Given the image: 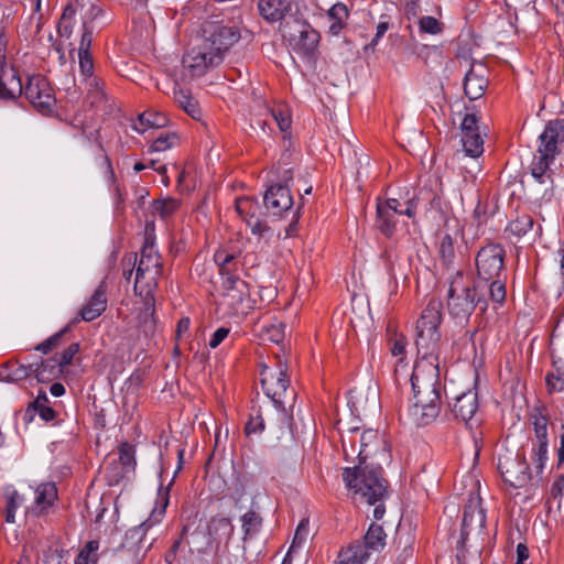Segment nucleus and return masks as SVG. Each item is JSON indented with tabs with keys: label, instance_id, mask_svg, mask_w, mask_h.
Returning <instances> with one entry per match:
<instances>
[{
	"label": "nucleus",
	"instance_id": "25",
	"mask_svg": "<svg viewBox=\"0 0 564 564\" xmlns=\"http://www.w3.org/2000/svg\"><path fill=\"white\" fill-rule=\"evenodd\" d=\"M107 307L106 286L100 284L90 299L83 305L75 321L91 322L99 317Z\"/></svg>",
	"mask_w": 564,
	"mask_h": 564
},
{
	"label": "nucleus",
	"instance_id": "59",
	"mask_svg": "<svg viewBox=\"0 0 564 564\" xmlns=\"http://www.w3.org/2000/svg\"><path fill=\"white\" fill-rule=\"evenodd\" d=\"M490 296L491 300L496 303H502L506 299V285L505 283L499 279L490 280Z\"/></svg>",
	"mask_w": 564,
	"mask_h": 564
},
{
	"label": "nucleus",
	"instance_id": "9",
	"mask_svg": "<svg viewBox=\"0 0 564 564\" xmlns=\"http://www.w3.org/2000/svg\"><path fill=\"white\" fill-rule=\"evenodd\" d=\"M476 377L469 380L466 387L459 388L454 381L446 388L448 406L455 419L468 423L478 410Z\"/></svg>",
	"mask_w": 564,
	"mask_h": 564
},
{
	"label": "nucleus",
	"instance_id": "49",
	"mask_svg": "<svg viewBox=\"0 0 564 564\" xmlns=\"http://www.w3.org/2000/svg\"><path fill=\"white\" fill-rule=\"evenodd\" d=\"M270 115L276 122L281 131H288L291 126V116L285 106H278L276 108L270 109Z\"/></svg>",
	"mask_w": 564,
	"mask_h": 564
},
{
	"label": "nucleus",
	"instance_id": "35",
	"mask_svg": "<svg viewBox=\"0 0 564 564\" xmlns=\"http://www.w3.org/2000/svg\"><path fill=\"white\" fill-rule=\"evenodd\" d=\"M61 372L62 368L57 364L56 358L47 359L34 369L35 377L41 382L52 381L57 378Z\"/></svg>",
	"mask_w": 564,
	"mask_h": 564
},
{
	"label": "nucleus",
	"instance_id": "22",
	"mask_svg": "<svg viewBox=\"0 0 564 564\" xmlns=\"http://www.w3.org/2000/svg\"><path fill=\"white\" fill-rule=\"evenodd\" d=\"M264 205L273 216H282L292 210L293 198L286 186H271L264 195Z\"/></svg>",
	"mask_w": 564,
	"mask_h": 564
},
{
	"label": "nucleus",
	"instance_id": "17",
	"mask_svg": "<svg viewBox=\"0 0 564 564\" xmlns=\"http://www.w3.org/2000/svg\"><path fill=\"white\" fill-rule=\"evenodd\" d=\"M534 436L532 448V464L538 474H542L547 462V419L543 415L533 417Z\"/></svg>",
	"mask_w": 564,
	"mask_h": 564
},
{
	"label": "nucleus",
	"instance_id": "5",
	"mask_svg": "<svg viewBox=\"0 0 564 564\" xmlns=\"http://www.w3.org/2000/svg\"><path fill=\"white\" fill-rule=\"evenodd\" d=\"M343 480L346 487L368 505H375L387 496L386 480L381 469L361 464L354 468H345Z\"/></svg>",
	"mask_w": 564,
	"mask_h": 564
},
{
	"label": "nucleus",
	"instance_id": "56",
	"mask_svg": "<svg viewBox=\"0 0 564 564\" xmlns=\"http://www.w3.org/2000/svg\"><path fill=\"white\" fill-rule=\"evenodd\" d=\"M232 530L234 528L231 525V522L227 518L214 519L212 521V533L218 534V532H221V535L228 539L231 535Z\"/></svg>",
	"mask_w": 564,
	"mask_h": 564
},
{
	"label": "nucleus",
	"instance_id": "15",
	"mask_svg": "<svg viewBox=\"0 0 564 564\" xmlns=\"http://www.w3.org/2000/svg\"><path fill=\"white\" fill-rule=\"evenodd\" d=\"M505 251L499 245L481 248L476 258L477 274L484 281L500 278L503 270Z\"/></svg>",
	"mask_w": 564,
	"mask_h": 564
},
{
	"label": "nucleus",
	"instance_id": "37",
	"mask_svg": "<svg viewBox=\"0 0 564 564\" xmlns=\"http://www.w3.org/2000/svg\"><path fill=\"white\" fill-rule=\"evenodd\" d=\"M237 214L248 224V219H254L260 213L258 203L249 197H241L236 200Z\"/></svg>",
	"mask_w": 564,
	"mask_h": 564
},
{
	"label": "nucleus",
	"instance_id": "16",
	"mask_svg": "<svg viewBox=\"0 0 564 564\" xmlns=\"http://www.w3.org/2000/svg\"><path fill=\"white\" fill-rule=\"evenodd\" d=\"M23 91L26 99L40 112L50 111L55 104L53 89L48 80L42 75L29 77Z\"/></svg>",
	"mask_w": 564,
	"mask_h": 564
},
{
	"label": "nucleus",
	"instance_id": "61",
	"mask_svg": "<svg viewBox=\"0 0 564 564\" xmlns=\"http://www.w3.org/2000/svg\"><path fill=\"white\" fill-rule=\"evenodd\" d=\"M19 500L20 497L17 492H13L11 496L8 497L7 507H6V521L8 523H13L15 520V511L19 507Z\"/></svg>",
	"mask_w": 564,
	"mask_h": 564
},
{
	"label": "nucleus",
	"instance_id": "46",
	"mask_svg": "<svg viewBox=\"0 0 564 564\" xmlns=\"http://www.w3.org/2000/svg\"><path fill=\"white\" fill-rule=\"evenodd\" d=\"M75 9L73 2H69L63 11L57 30L61 36L69 37L73 32V17Z\"/></svg>",
	"mask_w": 564,
	"mask_h": 564
},
{
	"label": "nucleus",
	"instance_id": "19",
	"mask_svg": "<svg viewBox=\"0 0 564 564\" xmlns=\"http://www.w3.org/2000/svg\"><path fill=\"white\" fill-rule=\"evenodd\" d=\"M480 503L481 498L478 494L469 495L462 523V542H465L470 532H480L485 528L486 516Z\"/></svg>",
	"mask_w": 564,
	"mask_h": 564
},
{
	"label": "nucleus",
	"instance_id": "30",
	"mask_svg": "<svg viewBox=\"0 0 564 564\" xmlns=\"http://www.w3.org/2000/svg\"><path fill=\"white\" fill-rule=\"evenodd\" d=\"M174 101L193 119L202 118V109L189 91L174 87Z\"/></svg>",
	"mask_w": 564,
	"mask_h": 564
},
{
	"label": "nucleus",
	"instance_id": "10",
	"mask_svg": "<svg viewBox=\"0 0 564 564\" xmlns=\"http://www.w3.org/2000/svg\"><path fill=\"white\" fill-rule=\"evenodd\" d=\"M202 42L214 55L215 61L223 63L225 55L240 40L241 33L236 25L212 24Z\"/></svg>",
	"mask_w": 564,
	"mask_h": 564
},
{
	"label": "nucleus",
	"instance_id": "27",
	"mask_svg": "<svg viewBox=\"0 0 564 564\" xmlns=\"http://www.w3.org/2000/svg\"><path fill=\"white\" fill-rule=\"evenodd\" d=\"M57 500V488L54 482H43L34 490V510L37 513L47 512Z\"/></svg>",
	"mask_w": 564,
	"mask_h": 564
},
{
	"label": "nucleus",
	"instance_id": "32",
	"mask_svg": "<svg viewBox=\"0 0 564 564\" xmlns=\"http://www.w3.org/2000/svg\"><path fill=\"white\" fill-rule=\"evenodd\" d=\"M387 534L384 533L381 525L372 523L370 524L367 533L364 536V541L361 542L368 552L379 551L386 544Z\"/></svg>",
	"mask_w": 564,
	"mask_h": 564
},
{
	"label": "nucleus",
	"instance_id": "28",
	"mask_svg": "<svg viewBox=\"0 0 564 564\" xmlns=\"http://www.w3.org/2000/svg\"><path fill=\"white\" fill-rule=\"evenodd\" d=\"M78 58L80 74L87 89L89 91L101 93L104 82L94 75V63L90 53L78 54Z\"/></svg>",
	"mask_w": 564,
	"mask_h": 564
},
{
	"label": "nucleus",
	"instance_id": "50",
	"mask_svg": "<svg viewBox=\"0 0 564 564\" xmlns=\"http://www.w3.org/2000/svg\"><path fill=\"white\" fill-rule=\"evenodd\" d=\"M68 553L58 545H52L44 554V564H67Z\"/></svg>",
	"mask_w": 564,
	"mask_h": 564
},
{
	"label": "nucleus",
	"instance_id": "60",
	"mask_svg": "<svg viewBox=\"0 0 564 564\" xmlns=\"http://www.w3.org/2000/svg\"><path fill=\"white\" fill-rule=\"evenodd\" d=\"M533 226V220L529 216H523L510 224V230L517 235H524Z\"/></svg>",
	"mask_w": 564,
	"mask_h": 564
},
{
	"label": "nucleus",
	"instance_id": "31",
	"mask_svg": "<svg viewBox=\"0 0 564 564\" xmlns=\"http://www.w3.org/2000/svg\"><path fill=\"white\" fill-rule=\"evenodd\" d=\"M167 118L164 113L156 111H144L134 122L133 129L139 133H144L150 128H161L166 126Z\"/></svg>",
	"mask_w": 564,
	"mask_h": 564
},
{
	"label": "nucleus",
	"instance_id": "62",
	"mask_svg": "<svg viewBox=\"0 0 564 564\" xmlns=\"http://www.w3.org/2000/svg\"><path fill=\"white\" fill-rule=\"evenodd\" d=\"M79 351V344L74 343L69 345L62 354L61 357L57 359V364L63 369L65 366H68L72 364L74 356Z\"/></svg>",
	"mask_w": 564,
	"mask_h": 564
},
{
	"label": "nucleus",
	"instance_id": "43",
	"mask_svg": "<svg viewBox=\"0 0 564 564\" xmlns=\"http://www.w3.org/2000/svg\"><path fill=\"white\" fill-rule=\"evenodd\" d=\"M307 538H308V521L302 520L296 528L292 545H291L286 556L284 557L282 564H290L291 554L295 551L296 547H299L303 543H305Z\"/></svg>",
	"mask_w": 564,
	"mask_h": 564
},
{
	"label": "nucleus",
	"instance_id": "54",
	"mask_svg": "<svg viewBox=\"0 0 564 564\" xmlns=\"http://www.w3.org/2000/svg\"><path fill=\"white\" fill-rule=\"evenodd\" d=\"M440 253H441L443 261L446 264L452 263L454 256H455L454 241H453L452 237L447 234L441 240Z\"/></svg>",
	"mask_w": 564,
	"mask_h": 564
},
{
	"label": "nucleus",
	"instance_id": "57",
	"mask_svg": "<svg viewBox=\"0 0 564 564\" xmlns=\"http://www.w3.org/2000/svg\"><path fill=\"white\" fill-rule=\"evenodd\" d=\"M555 373L546 377V386L550 392H561L564 390V373L560 369H555Z\"/></svg>",
	"mask_w": 564,
	"mask_h": 564
},
{
	"label": "nucleus",
	"instance_id": "48",
	"mask_svg": "<svg viewBox=\"0 0 564 564\" xmlns=\"http://www.w3.org/2000/svg\"><path fill=\"white\" fill-rule=\"evenodd\" d=\"M241 521H242V529H243L246 535H252V534L257 533L260 530L261 523H262V519L254 511L246 512L242 516Z\"/></svg>",
	"mask_w": 564,
	"mask_h": 564
},
{
	"label": "nucleus",
	"instance_id": "12",
	"mask_svg": "<svg viewBox=\"0 0 564 564\" xmlns=\"http://www.w3.org/2000/svg\"><path fill=\"white\" fill-rule=\"evenodd\" d=\"M289 44L292 51L297 54L310 66H314L319 44V33L306 23H300L293 33H289Z\"/></svg>",
	"mask_w": 564,
	"mask_h": 564
},
{
	"label": "nucleus",
	"instance_id": "33",
	"mask_svg": "<svg viewBox=\"0 0 564 564\" xmlns=\"http://www.w3.org/2000/svg\"><path fill=\"white\" fill-rule=\"evenodd\" d=\"M327 17L332 21L329 33L337 35L345 26L348 18V9L344 3L337 2L328 10Z\"/></svg>",
	"mask_w": 564,
	"mask_h": 564
},
{
	"label": "nucleus",
	"instance_id": "58",
	"mask_svg": "<svg viewBox=\"0 0 564 564\" xmlns=\"http://www.w3.org/2000/svg\"><path fill=\"white\" fill-rule=\"evenodd\" d=\"M67 330V328L54 334L53 336L48 337L43 343L39 344L35 349L37 351H41L43 354H48L52 349L57 347L61 344L62 336Z\"/></svg>",
	"mask_w": 564,
	"mask_h": 564
},
{
	"label": "nucleus",
	"instance_id": "13",
	"mask_svg": "<svg viewBox=\"0 0 564 564\" xmlns=\"http://www.w3.org/2000/svg\"><path fill=\"white\" fill-rule=\"evenodd\" d=\"M498 469L503 480L514 488L524 487L531 479L523 454L507 451L498 458Z\"/></svg>",
	"mask_w": 564,
	"mask_h": 564
},
{
	"label": "nucleus",
	"instance_id": "47",
	"mask_svg": "<svg viewBox=\"0 0 564 564\" xmlns=\"http://www.w3.org/2000/svg\"><path fill=\"white\" fill-rule=\"evenodd\" d=\"M178 143V137L175 133H165L159 135L151 144L149 152H164Z\"/></svg>",
	"mask_w": 564,
	"mask_h": 564
},
{
	"label": "nucleus",
	"instance_id": "38",
	"mask_svg": "<svg viewBox=\"0 0 564 564\" xmlns=\"http://www.w3.org/2000/svg\"><path fill=\"white\" fill-rule=\"evenodd\" d=\"M390 351L392 356L398 358V364L395 367V371L398 372L400 368L404 367L402 362L405 358L408 339L403 334H394L390 339Z\"/></svg>",
	"mask_w": 564,
	"mask_h": 564
},
{
	"label": "nucleus",
	"instance_id": "51",
	"mask_svg": "<svg viewBox=\"0 0 564 564\" xmlns=\"http://www.w3.org/2000/svg\"><path fill=\"white\" fill-rule=\"evenodd\" d=\"M118 454H119V460L121 463L122 466L129 468V469H133L134 466H135V451H134V447L124 442L122 444L119 445L118 447Z\"/></svg>",
	"mask_w": 564,
	"mask_h": 564
},
{
	"label": "nucleus",
	"instance_id": "11",
	"mask_svg": "<svg viewBox=\"0 0 564 564\" xmlns=\"http://www.w3.org/2000/svg\"><path fill=\"white\" fill-rule=\"evenodd\" d=\"M219 304L228 307L230 313H243L249 308V288L239 276L228 273L221 278Z\"/></svg>",
	"mask_w": 564,
	"mask_h": 564
},
{
	"label": "nucleus",
	"instance_id": "39",
	"mask_svg": "<svg viewBox=\"0 0 564 564\" xmlns=\"http://www.w3.org/2000/svg\"><path fill=\"white\" fill-rule=\"evenodd\" d=\"M551 352L554 369L564 373V337L553 334L551 336Z\"/></svg>",
	"mask_w": 564,
	"mask_h": 564
},
{
	"label": "nucleus",
	"instance_id": "44",
	"mask_svg": "<svg viewBox=\"0 0 564 564\" xmlns=\"http://www.w3.org/2000/svg\"><path fill=\"white\" fill-rule=\"evenodd\" d=\"M99 543L89 541L78 553L74 564H96L98 560Z\"/></svg>",
	"mask_w": 564,
	"mask_h": 564
},
{
	"label": "nucleus",
	"instance_id": "6",
	"mask_svg": "<svg viewBox=\"0 0 564 564\" xmlns=\"http://www.w3.org/2000/svg\"><path fill=\"white\" fill-rule=\"evenodd\" d=\"M442 322L441 303L431 301L422 311L416 323L415 344L419 359H427L430 355L436 356L437 345L441 339L440 325Z\"/></svg>",
	"mask_w": 564,
	"mask_h": 564
},
{
	"label": "nucleus",
	"instance_id": "7",
	"mask_svg": "<svg viewBox=\"0 0 564 564\" xmlns=\"http://www.w3.org/2000/svg\"><path fill=\"white\" fill-rule=\"evenodd\" d=\"M477 292L471 280L457 271L449 281L447 308L459 322L467 321L477 303Z\"/></svg>",
	"mask_w": 564,
	"mask_h": 564
},
{
	"label": "nucleus",
	"instance_id": "21",
	"mask_svg": "<svg viewBox=\"0 0 564 564\" xmlns=\"http://www.w3.org/2000/svg\"><path fill=\"white\" fill-rule=\"evenodd\" d=\"M487 67L481 63L473 64L465 75L464 91L470 100L480 98L488 86Z\"/></svg>",
	"mask_w": 564,
	"mask_h": 564
},
{
	"label": "nucleus",
	"instance_id": "14",
	"mask_svg": "<svg viewBox=\"0 0 564 564\" xmlns=\"http://www.w3.org/2000/svg\"><path fill=\"white\" fill-rule=\"evenodd\" d=\"M212 57L214 55L203 43L189 50L182 58L184 78L203 76L209 69L219 66L220 62Z\"/></svg>",
	"mask_w": 564,
	"mask_h": 564
},
{
	"label": "nucleus",
	"instance_id": "18",
	"mask_svg": "<svg viewBox=\"0 0 564 564\" xmlns=\"http://www.w3.org/2000/svg\"><path fill=\"white\" fill-rule=\"evenodd\" d=\"M464 151L471 158H478L484 152V138L479 131L478 117L467 113L460 124Z\"/></svg>",
	"mask_w": 564,
	"mask_h": 564
},
{
	"label": "nucleus",
	"instance_id": "3",
	"mask_svg": "<svg viewBox=\"0 0 564 564\" xmlns=\"http://www.w3.org/2000/svg\"><path fill=\"white\" fill-rule=\"evenodd\" d=\"M539 141L531 175L536 183L549 186L553 184L550 165L561 153L564 143V120L549 121L540 134Z\"/></svg>",
	"mask_w": 564,
	"mask_h": 564
},
{
	"label": "nucleus",
	"instance_id": "42",
	"mask_svg": "<svg viewBox=\"0 0 564 564\" xmlns=\"http://www.w3.org/2000/svg\"><path fill=\"white\" fill-rule=\"evenodd\" d=\"M26 7L31 10L30 21L34 24L35 30L40 31L44 23V18L46 12L48 11V4L44 7L43 0H26Z\"/></svg>",
	"mask_w": 564,
	"mask_h": 564
},
{
	"label": "nucleus",
	"instance_id": "2",
	"mask_svg": "<svg viewBox=\"0 0 564 564\" xmlns=\"http://www.w3.org/2000/svg\"><path fill=\"white\" fill-rule=\"evenodd\" d=\"M162 275V262L153 239L148 236L140 252L135 271L134 292L144 300V328L151 330L154 324V291Z\"/></svg>",
	"mask_w": 564,
	"mask_h": 564
},
{
	"label": "nucleus",
	"instance_id": "29",
	"mask_svg": "<svg viewBox=\"0 0 564 564\" xmlns=\"http://www.w3.org/2000/svg\"><path fill=\"white\" fill-rule=\"evenodd\" d=\"M369 556L366 546L357 541L339 551L336 564H365Z\"/></svg>",
	"mask_w": 564,
	"mask_h": 564
},
{
	"label": "nucleus",
	"instance_id": "40",
	"mask_svg": "<svg viewBox=\"0 0 564 564\" xmlns=\"http://www.w3.org/2000/svg\"><path fill=\"white\" fill-rule=\"evenodd\" d=\"M178 207V200L172 197L156 199L152 204L153 214L159 215L163 219L173 215Z\"/></svg>",
	"mask_w": 564,
	"mask_h": 564
},
{
	"label": "nucleus",
	"instance_id": "64",
	"mask_svg": "<svg viewBox=\"0 0 564 564\" xmlns=\"http://www.w3.org/2000/svg\"><path fill=\"white\" fill-rule=\"evenodd\" d=\"M247 225L250 227L251 232L259 237H264L265 234L270 231V228L263 221H261L259 217L254 218L253 220L248 219Z\"/></svg>",
	"mask_w": 564,
	"mask_h": 564
},
{
	"label": "nucleus",
	"instance_id": "45",
	"mask_svg": "<svg viewBox=\"0 0 564 564\" xmlns=\"http://www.w3.org/2000/svg\"><path fill=\"white\" fill-rule=\"evenodd\" d=\"M215 263L219 268V273L223 276L231 273V264H234L236 260V254L232 252H228L225 249H218L214 254Z\"/></svg>",
	"mask_w": 564,
	"mask_h": 564
},
{
	"label": "nucleus",
	"instance_id": "41",
	"mask_svg": "<svg viewBox=\"0 0 564 564\" xmlns=\"http://www.w3.org/2000/svg\"><path fill=\"white\" fill-rule=\"evenodd\" d=\"M377 226L379 230L388 237L391 236L395 227V216L392 215V212H389V209L387 210L380 205H377Z\"/></svg>",
	"mask_w": 564,
	"mask_h": 564
},
{
	"label": "nucleus",
	"instance_id": "34",
	"mask_svg": "<svg viewBox=\"0 0 564 564\" xmlns=\"http://www.w3.org/2000/svg\"><path fill=\"white\" fill-rule=\"evenodd\" d=\"M69 2L74 4L75 13H79L84 28L100 13V9L95 4L94 0H70Z\"/></svg>",
	"mask_w": 564,
	"mask_h": 564
},
{
	"label": "nucleus",
	"instance_id": "24",
	"mask_svg": "<svg viewBox=\"0 0 564 564\" xmlns=\"http://www.w3.org/2000/svg\"><path fill=\"white\" fill-rule=\"evenodd\" d=\"M378 453L386 455L387 443L378 431H365L360 437L359 463L365 464L367 459L372 458Z\"/></svg>",
	"mask_w": 564,
	"mask_h": 564
},
{
	"label": "nucleus",
	"instance_id": "53",
	"mask_svg": "<svg viewBox=\"0 0 564 564\" xmlns=\"http://www.w3.org/2000/svg\"><path fill=\"white\" fill-rule=\"evenodd\" d=\"M419 29L423 33L435 35L442 32V24L434 17L425 15L419 20Z\"/></svg>",
	"mask_w": 564,
	"mask_h": 564
},
{
	"label": "nucleus",
	"instance_id": "52",
	"mask_svg": "<svg viewBox=\"0 0 564 564\" xmlns=\"http://www.w3.org/2000/svg\"><path fill=\"white\" fill-rule=\"evenodd\" d=\"M47 397L45 394L39 395L34 400V409L44 421H51L55 417L54 410L47 405Z\"/></svg>",
	"mask_w": 564,
	"mask_h": 564
},
{
	"label": "nucleus",
	"instance_id": "20",
	"mask_svg": "<svg viewBox=\"0 0 564 564\" xmlns=\"http://www.w3.org/2000/svg\"><path fill=\"white\" fill-rule=\"evenodd\" d=\"M349 405L357 416L366 415L379 408L378 390L375 387L356 388L349 392Z\"/></svg>",
	"mask_w": 564,
	"mask_h": 564
},
{
	"label": "nucleus",
	"instance_id": "8",
	"mask_svg": "<svg viewBox=\"0 0 564 564\" xmlns=\"http://www.w3.org/2000/svg\"><path fill=\"white\" fill-rule=\"evenodd\" d=\"M261 384L265 394L283 410L289 403L293 404L295 391L290 389L286 366L279 362L275 369L264 367L261 371Z\"/></svg>",
	"mask_w": 564,
	"mask_h": 564
},
{
	"label": "nucleus",
	"instance_id": "55",
	"mask_svg": "<svg viewBox=\"0 0 564 564\" xmlns=\"http://www.w3.org/2000/svg\"><path fill=\"white\" fill-rule=\"evenodd\" d=\"M284 324L281 322H274L264 327L267 338L275 344L281 343L284 339Z\"/></svg>",
	"mask_w": 564,
	"mask_h": 564
},
{
	"label": "nucleus",
	"instance_id": "36",
	"mask_svg": "<svg viewBox=\"0 0 564 564\" xmlns=\"http://www.w3.org/2000/svg\"><path fill=\"white\" fill-rule=\"evenodd\" d=\"M378 205L386 208L387 210L389 209V212H392L393 216L406 215L409 218H412L415 216L416 206H417L414 198L406 200L404 208L401 207L400 202L395 198H390L384 203H379Z\"/></svg>",
	"mask_w": 564,
	"mask_h": 564
},
{
	"label": "nucleus",
	"instance_id": "23",
	"mask_svg": "<svg viewBox=\"0 0 564 564\" xmlns=\"http://www.w3.org/2000/svg\"><path fill=\"white\" fill-rule=\"evenodd\" d=\"M23 91L19 72L6 62L0 63V98L15 99Z\"/></svg>",
	"mask_w": 564,
	"mask_h": 564
},
{
	"label": "nucleus",
	"instance_id": "4",
	"mask_svg": "<svg viewBox=\"0 0 564 564\" xmlns=\"http://www.w3.org/2000/svg\"><path fill=\"white\" fill-rule=\"evenodd\" d=\"M171 485L172 481L165 489L159 491L158 503L160 507L153 510L151 517L141 524L128 530L124 534L121 544L122 552L127 553L133 562L142 560L156 539L154 525L159 523L160 518L165 513V509L169 505V490Z\"/></svg>",
	"mask_w": 564,
	"mask_h": 564
},
{
	"label": "nucleus",
	"instance_id": "1",
	"mask_svg": "<svg viewBox=\"0 0 564 564\" xmlns=\"http://www.w3.org/2000/svg\"><path fill=\"white\" fill-rule=\"evenodd\" d=\"M438 357L430 355L419 359L411 375L413 402L409 408L412 423L421 426L433 422L441 410V395L437 384Z\"/></svg>",
	"mask_w": 564,
	"mask_h": 564
},
{
	"label": "nucleus",
	"instance_id": "63",
	"mask_svg": "<svg viewBox=\"0 0 564 564\" xmlns=\"http://www.w3.org/2000/svg\"><path fill=\"white\" fill-rule=\"evenodd\" d=\"M263 430H264V420H263L262 415L259 413L254 416H251L245 427V431L248 435L261 432Z\"/></svg>",
	"mask_w": 564,
	"mask_h": 564
},
{
	"label": "nucleus",
	"instance_id": "26",
	"mask_svg": "<svg viewBox=\"0 0 564 564\" xmlns=\"http://www.w3.org/2000/svg\"><path fill=\"white\" fill-rule=\"evenodd\" d=\"M291 9L290 0H259L260 15L268 22L281 21Z\"/></svg>",
	"mask_w": 564,
	"mask_h": 564
}]
</instances>
